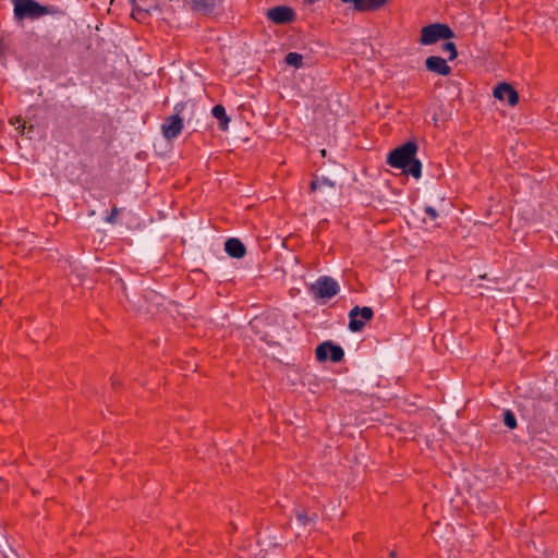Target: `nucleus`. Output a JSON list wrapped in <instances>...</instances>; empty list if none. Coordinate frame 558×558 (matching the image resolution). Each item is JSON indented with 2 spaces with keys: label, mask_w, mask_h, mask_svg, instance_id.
I'll list each match as a JSON object with an SVG mask.
<instances>
[{
  "label": "nucleus",
  "mask_w": 558,
  "mask_h": 558,
  "mask_svg": "<svg viewBox=\"0 0 558 558\" xmlns=\"http://www.w3.org/2000/svg\"><path fill=\"white\" fill-rule=\"evenodd\" d=\"M374 316V311L368 306H354L349 312V329L352 332L361 331L365 323Z\"/></svg>",
  "instance_id": "6"
},
{
  "label": "nucleus",
  "mask_w": 558,
  "mask_h": 558,
  "mask_svg": "<svg viewBox=\"0 0 558 558\" xmlns=\"http://www.w3.org/2000/svg\"><path fill=\"white\" fill-rule=\"evenodd\" d=\"M389 556H390V558H395L396 557V551L395 550L390 551Z\"/></svg>",
  "instance_id": "25"
},
{
  "label": "nucleus",
  "mask_w": 558,
  "mask_h": 558,
  "mask_svg": "<svg viewBox=\"0 0 558 558\" xmlns=\"http://www.w3.org/2000/svg\"><path fill=\"white\" fill-rule=\"evenodd\" d=\"M453 36V31L447 24L434 23L422 27L420 43L429 46L439 40L450 39Z\"/></svg>",
  "instance_id": "3"
},
{
  "label": "nucleus",
  "mask_w": 558,
  "mask_h": 558,
  "mask_svg": "<svg viewBox=\"0 0 558 558\" xmlns=\"http://www.w3.org/2000/svg\"><path fill=\"white\" fill-rule=\"evenodd\" d=\"M539 412L537 413V418H545V412L548 411L549 402H545L546 409L539 403Z\"/></svg>",
  "instance_id": "24"
},
{
  "label": "nucleus",
  "mask_w": 558,
  "mask_h": 558,
  "mask_svg": "<svg viewBox=\"0 0 558 558\" xmlns=\"http://www.w3.org/2000/svg\"><path fill=\"white\" fill-rule=\"evenodd\" d=\"M316 0H307L308 3H313L315 2Z\"/></svg>",
  "instance_id": "26"
},
{
  "label": "nucleus",
  "mask_w": 558,
  "mask_h": 558,
  "mask_svg": "<svg viewBox=\"0 0 558 558\" xmlns=\"http://www.w3.org/2000/svg\"><path fill=\"white\" fill-rule=\"evenodd\" d=\"M423 213L429 218V220L435 221L439 217L438 210L430 205H425L423 207Z\"/></svg>",
  "instance_id": "20"
},
{
  "label": "nucleus",
  "mask_w": 558,
  "mask_h": 558,
  "mask_svg": "<svg viewBox=\"0 0 558 558\" xmlns=\"http://www.w3.org/2000/svg\"><path fill=\"white\" fill-rule=\"evenodd\" d=\"M316 359L320 362L330 360L338 363L344 357V350L341 345L335 344L332 341H325L316 348Z\"/></svg>",
  "instance_id": "7"
},
{
  "label": "nucleus",
  "mask_w": 558,
  "mask_h": 558,
  "mask_svg": "<svg viewBox=\"0 0 558 558\" xmlns=\"http://www.w3.org/2000/svg\"><path fill=\"white\" fill-rule=\"evenodd\" d=\"M502 421H504V424L509 429H514L517 427V417L511 410H505L502 412Z\"/></svg>",
  "instance_id": "18"
},
{
  "label": "nucleus",
  "mask_w": 558,
  "mask_h": 558,
  "mask_svg": "<svg viewBox=\"0 0 558 558\" xmlns=\"http://www.w3.org/2000/svg\"><path fill=\"white\" fill-rule=\"evenodd\" d=\"M441 49L448 53V61H453L458 57L457 47L452 41H446Z\"/></svg>",
  "instance_id": "19"
},
{
  "label": "nucleus",
  "mask_w": 558,
  "mask_h": 558,
  "mask_svg": "<svg viewBox=\"0 0 558 558\" xmlns=\"http://www.w3.org/2000/svg\"><path fill=\"white\" fill-rule=\"evenodd\" d=\"M425 66L429 72L438 75L447 76L451 73V66L447 63V60L438 56L426 58Z\"/></svg>",
  "instance_id": "9"
},
{
  "label": "nucleus",
  "mask_w": 558,
  "mask_h": 558,
  "mask_svg": "<svg viewBox=\"0 0 558 558\" xmlns=\"http://www.w3.org/2000/svg\"><path fill=\"white\" fill-rule=\"evenodd\" d=\"M43 9L45 10V12H43V16L44 15H62L63 14V11L54 5H43Z\"/></svg>",
  "instance_id": "21"
},
{
  "label": "nucleus",
  "mask_w": 558,
  "mask_h": 558,
  "mask_svg": "<svg viewBox=\"0 0 558 558\" xmlns=\"http://www.w3.org/2000/svg\"><path fill=\"white\" fill-rule=\"evenodd\" d=\"M284 61L288 65L300 69L303 65V56L298 52H289L286 56Z\"/></svg>",
  "instance_id": "17"
},
{
  "label": "nucleus",
  "mask_w": 558,
  "mask_h": 558,
  "mask_svg": "<svg viewBox=\"0 0 558 558\" xmlns=\"http://www.w3.org/2000/svg\"><path fill=\"white\" fill-rule=\"evenodd\" d=\"M317 519V514L313 513L308 515L304 510H298L295 512V520L299 525L306 526L314 523Z\"/></svg>",
  "instance_id": "13"
},
{
  "label": "nucleus",
  "mask_w": 558,
  "mask_h": 558,
  "mask_svg": "<svg viewBox=\"0 0 558 558\" xmlns=\"http://www.w3.org/2000/svg\"><path fill=\"white\" fill-rule=\"evenodd\" d=\"M494 96L499 100H507L510 106H515L519 95L508 83H500L494 89Z\"/></svg>",
  "instance_id": "10"
},
{
  "label": "nucleus",
  "mask_w": 558,
  "mask_h": 558,
  "mask_svg": "<svg viewBox=\"0 0 558 558\" xmlns=\"http://www.w3.org/2000/svg\"><path fill=\"white\" fill-rule=\"evenodd\" d=\"M345 4H353L354 10L362 12V0H341Z\"/></svg>",
  "instance_id": "23"
},
{
  "label": "nucleus",
  "mask_w": 558,
  "mask_h": 558,
  "mask_svg": "<svg viewBox=\"0 0 558 558\" xmlns=\"http://www.w3.org/2000/svg\"><path fill=\"white\" fill-rule=\"evenodd\" d=\"M14 2V17L19 21L24 19L35 20L43 16V4L35 0H13Z\"/></svg>",
  "instance_id": "5"
},
{
  "label": "nucleus",
  "mask_w": 558,
  "mask_h": 558,
  "mask_svg": "<svg viewBox=\"0 0 558 558\" xmlns=\"http://www.w3.org/2000/svg\"><path fill=\"white\" fill-rule=\"evenodd\" d=\"M192 8L196 11L210 12L215 8V0H192Z\"/></svg>",
  "instance_id": "14"
},
{
  "label": "nucleus",
  "mask_w": 558,
  "mask_h": 558,
  "mask_svg": "<svg viewBox=\"0 0 558 558\" xmlns=\"http://www.w3.org/2000/svg\"><path fill=\"white\" fill-rule=\"evenodd\" d=\"M417 148L415 142L409 141L390 151L387 163L417 180L422 177V162L415 157Z\"/></svg>",
  "instance_id": "1"
},
{
  "label": "nucleus",
  "mask_w": 558,
  "mask_h": 558,
  "mask_svg": "<svg viewBox=\"0 0 558 558\" xmlns=\"http://www.w3.org/2000/svg\"><path fill=\"white\" fill-rule=\"evenodd\" d=\"M211 114L219 121V129L221 131L228 130L230 118L227 114L226 108L222 105H215L211 109Z\"/></svg>",
  "instance_id": "12"
},
{
  "label": "nucleus",
  "mask_w": 558,
  "mask_h": 558,
  "mask_svg": "<svg viewBox=\"0 0 558 558\" xmlns=\"http://www.w3.org/2000/svg\"><path fill=\"white\" fill-rule=\"evenodd\" d=\"M186 102H179L174 106V114L165 119L161 124V133L167 141L177 138L183 129L184 117L181 113L186 109Z\"/></svg>",
  "instance_id": "2"
},
{
  "label": "nucleus",
  "mask_w": 558,
  "mask_h": 558,
  "mask_svg": "<svg viewBox=\"0 0 558 558\" xmlns=\"http://www.w3.org/2000/svg\"><path fill=\"white\" fill-rule=\"evenodd\" d=\"M310 291L316 300H330L339 293L340 287L333 278L320 276L311 286Z\"/></svg>",
  "instance_id": "4"
},
{
  "label": "nucleus",
  "mask_w": 558,
  "mask_h": 558,
  "mask_svg": "<svg viewBox=\"0 0 558 558\" xmlns=\"http://www.w3.org/2000/svg\"><path fill=\"white\" fill-rule=\"evenodd\" d=\"M386 2L387 0H362V12L379 10Z\"/></svg>",
  "instance_id": "16"
},
{
  "label": "nucleus",
  "mask_w": 558,
  "mask_h": 558,
  "mask_svg": "<svg viewBox=\"0 0 558 558\" xmlns=\"http://www.w3.org/2000/svg\"><path fill=\"white\" fill-rule=\"evenodd\" d=\"M226 253L233 258H242L246 254V247L242 241L236 238H230L225 243Z\"/></svg>",
  "instance_id": "11"
},
{
  "label": "nucleus",
  "mask_w": 558,
  "mask_h": 558,
  "mask_svg": "<svg viewBox=\"0 0 558 558\" xmlns=\"http://www.w3.org/2000/svg\"><path fill=\"white\" fill-rule=\"evenodd\" d=\"M118 215H119V209L117 207H113L111 213L106 217V221L109 223H114Z\"/></svg>",
  "instance_id": "22"
},
{
  "label": "nucleus",
  "mask_w": 558,
  "mask_h": 558,
  "mask_svg": "<svg viewBox=\"0 0 558 558\" xmlns=\"http://www.w3.org/2000/svg\"><path fill=\"white\" fill-rule=\"evenodd\" d=\"M325 186L333 189L336 186V183L333 181H331L329 178L324 177V175L323 177H316L311 182V189L312 190H318V189H322V187H325Z\"/></svg>",
  "instance_id": "15"
},
{
  "label": "nucleus",
  "mask_w": 558,
  "mask_h": 558,
  "mask_svg": "<svg viewBox=\"0 0 558 558\" xmlns=\"http://www.w3.org/2000/svg\"><path fill=\"white\" fill-rule=\"evenodd\" d=\"M267 17L275 24H287L295 19V12L292 8L278 5L267 11Z\"/></svg>",
  "instance_id": "8"
}]
</instances>
